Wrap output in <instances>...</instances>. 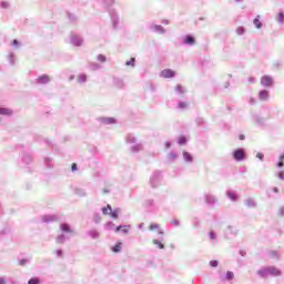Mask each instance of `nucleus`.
<instances>
[{"label": "nucleus", "mask_w": 284, "mask_h": 284, "mask_svg": "<svg viewBox=\"0 0 284 284\" xmlns=\"http://www.w3.org/2000/svg\"><path fill=\"white\" fill-rule=\"evenodd\" d=\"M277 21H280V23H283V21H284V14L283 13L277 14Z\"/></svg>", "instance_id": "28"}, {"label": "nucleus", "mask_w": 284, "mask_h": 284, "mask_svg": "<svg viewBox=\"0 0 284 284\" xmlns=\"http://www.w3.org/2000/svg\"><path fill=\"white\" fill-rule=\"evenodd\" d=\"M227 196H229V199H231V201H236V199H239L236 193H232V192L227 193Z\"/></svg>", "instance_id": "18"}, {"label": "nucleus", "mask_w": 284, "mask_h": 284, "mask_svg": "<svg viewBox=\"0 0 284 284\" xmlns=\"http://www.w3.org/2000/svg\"><path fill=\"white\" fill-rule=\"evenodd\" d=\"M261 16H257L254 20L253 23L255 26V28H257V30H261L263 28V23L261 22V20L258 19Z\"/></svg>", "instance_id": "9"}, {"label": "nucleus", "mask_w": 284, "mask_h": 284, "mask_svg": "<svg viewBox=\"0 0 284 284\" xmlns=\"http://www.w3.org/2000/svg\"><path fill=\"white\" fill-rule=\"evenodd\" d=\"M245 205H246V207H254V205H256V204L254 203V200L248 199V200L246 201Z\"/></svg>", "instance_id": "16"}, {"label": "nucleus", "mask_w": 284, "mask_h": 284, "mask_svg": "<svg viewBox=\"0 0 284 284\" xmlns=\"http://www.w3.org/2000/svg\"><path fill=\"white\" fill-rule=\"evenodd\" d=\"M88 81V75L85 74H80L78 77V83H85Z\"/></svg>", "instance_id": "12"}, {"label": "nucleus", "mask_w": 284, "mask_h": 284, "mask_svg": "<svg viewBox=\"0 0 284 284\" xmlns=\"http://www.w3.org/2000/svg\"><path fill=\"white\" fill-rule=\"evenodd\" d=\"M211 239H214V233H210Z\"/></svg>", "instance_id": "37"}, {"label": "nucleus", "mask_w": 284, "mask_h": 284, "mask_svg": "<svg viewBox=\"0 0 284 284\" xmlns=\"http://www.w3.org/2000/svg\"><path fill=\"white\" fill-rule=\"evenodd\" d=\"M240 141H245V135L244 134L240 135Z\"/></svg>", "instance_id": "34"}, {"label": "nucleus", "mask_w": 284, "mask_h": 284, "mask_svg": "<svg viewBox=\"0 0 284 284\" xmlns=\"http://www.w3.org/2000/svg\"><path fill=\"white\" fill-rule=\"evenodd\" d=\"M183 159H184V161H187L189 163H192V161H193L192 154H190L186 151L183 152Z\"/></svg>", "instance_id": "10"}, {"label": "nucleus", "mask_w": 284, "mask_h": 284, "mask_svg": "<svg viewBox=\"0 0 284 284\" xmlns=\"http://www.w3.org/2000/svg\"><path fill=\"white\" fill-rule=\"evenodd\" d=\"M0 114H2L3 116H12V110L0 106Z\"/></svg>", "instance_id": "6"}, {"label": "nucleus", "mask_w": 284, "mask_h": 284, "mask_svg": "<svg viewBox=\"0 0 284 284\" xmlns=\"http://www.w3.org/2000/svg\"><path fill=\"white\" fill-rule=\"evenodd\" d=\"M112 206L109 204L106 207L102 209V214L108 215L111 214Z\"/></svg>", "instance_id": "14"}, {"label": "nucleus", "mask_w": 284, "mask_h": 284, "mask_svg": "<svg viewBox=\"0 0 284 284\" xmlns=\"http://www.w3.org/2000/svg\"><path fill=\"white\" fill-rule=\"evenodd\" d=\"M0 284H6V280L0 278Z\"/></svg>", "instance_id": "35"}, {"label": "nucleus", "mask_w": 284, "mask_h": 284, "mask_svg": "<svg viewBox=\"0 0 284 284\" xmlns=\"http://www.w3.org/2000/svg\"><path fill=\"white\" fill-rule=\"evenodd\" d=\"M210 265H211V267H219V261L212 260V261L210 262Z\"/></svg>", "instance_id": "24"}, {"label": "nucleus", "mask_w": 284, "mask_h": 284, "mask_svg": "<svg viewBox=\"0 0 284 284\" xmlns=\"http://www.w3.org/2000/svg\"><path fill=\"white\" fill-rule=\"evenodd\" d=\"M60 230L64 233L72 234V227H70V224H60Z\"/></svg>", "instance_id": "4"}, {"label": "nucleus", "mask_w": 284, "mask_h": 284, "mask_svg": "<svg viewBox=\"0 0 284 284\" xmlns=\"http://www.w3.org/2000/svg\"><path fill=\"white\" fill-rule=\"evenodd\" d=\"M108 190H104V194H106Z\"/></svg>", "instance_id": "41"}, {"label": "nucleus", "mask_w": 284, "mask_h": 284, "mask_svg": "<svg viewBox=\"0 0 284 284\" xmlns=\"http://www.w3.org/2000/svg\"><path fill=\"white\" fill-rule=\"evenodd\" d=\"M63 254V252L58 251V256H61Z\"/></svg>", "instance_id": "36"}, {"label": "nucleus", "mask_w": 284, "mask_h": 284, "mask_svg": "<svg viewBox=\"0 0 284 284\" xmlns=\"http://www.w3.org/2000/svg\"><path fill=\"white\" fill-rule=\"evenodd\" d=\"M121 212V210L116 209L114 211L111 210L110 215L112 216V219H119V213Z\"/></svg>", "instance_id": "15"}, {"label": "nucleus", "mask_w": 284, "mask_h": 284, "mask_svg": "<svg viewBox=\"0 0 284 284\" xmlns=\"http://www.w3.org/2000/svg\"><path fill=\"white\" fill-rule=\"evenodd\" d=\"M149 230L152 232L154 230H159V224H150Z\"/></svg>", "instance_id": "26"}, {"label": "nucleus", "mask_w": 284, "mask_h": 284, "mask_svg": "<svg viewBox=\"0 0 284 284\" xmlns=\"http://www.w3.org/2000/svg\"><path fill=\"white\" fill-rule=\"evenodd\" d=\"M176 92H179L180 94H183V87L181 84L176 85Z\"/></svg>", "instance_id": "29"}, {"label": "nucleus", "mask_w": 284, "mask_h": 284, "mask_svg": "<svg viewBox=\"0 0 284 284\" xmlns=\"http://www.w3.org/2000/svg\"><path fill=\"white\" fill-rule=\"evenodd\" d=\"M175 72L172 71L171 69H164L161 72V77H163V79H172V77H174Z\"/></svg>", "instance_id": "3"}, {"label": "nucleus", "mask_w": 284, "mask_h": 284, "mask_svg": "<svg viewBox=\"0 0 284 284\" xmlns=\"http://www.w3.org/2000/svg\"><path fill=\"white\" fill-rule=\"evenodd\" d=\"M266 272H268V274H272L273 276H281V271L275 267H268Z\"/></svg>", "instance_id": "7"}, {"label": "nucleus", "mask_w": 284, "mask_h": 284, "mask_svg": "<svg viewBox=\"0 0 284 284\" xmlns=\"http://www.w3.org/2000/svg\"><path fill=\"white\" fill-rule=\"evenodd\" d=\"M280 179H283V173H280Z\"/></svg>", "instance_id": "39"}, {"label": "nucleus", "mask_w": 284, "mask_h": 284, "mask_svg": "<svg viewBox=\"0 0 284 284\" xmlns=\"http://www.w3.org/2000/svg\"><path fill=\"white\" fill-rule=\"evenodd\" d=\"M233 156L235 161H243V159H245V151L242 149L235 150Z\"/></svg>", "instance_id": "1"}, {"label": "nucleus", "mask_w": 284, "mask_h": 284, "mask_svg": "<svg viewBox=\"0 0 284 284\" xmlns=\"http://www.w3.org/2000/svg\"><path fill=\"white\" fill-rule=\"evenodd\" d=\"M256 158L260 159V161H263L264 155H263V153H257V154H256Z\"/></svg>", "instance_id": "31"}, {"label": "nucleus", "mask_w": 284, "mask_h": 284, "mask_svg": "<svg viewBox=\"0 0 284 284\" xmlns=\"http://www.w3.org/2000/svg\"><path fill=\"white\" fill-rule=\"evenodd\" d=\"M153 244L154 245H158V247L160 248V250H163L165 246L163 245V243H161L160 241H158V240H153Z\"/></svg>", "instance_id": "19"}, {"label": "nucleus", "mask_w": 284, "mask_h": 284, "mask_svg": "<svg viewBox=\"0 0 284 284\" xmlns=\"http://www.w3.org/2000/svg\"><path fill=\"white\" fill-rule=\"evenodd\" d=\"M274 192H278V189H277V187H275V189H274Z\"/></svg>", "instance_id": "40"}, {"label": "nucleus", "mask_w": 284, "mask_h": 284, "mask_svg": "<svg viewBox=\"0 0 284 284\" xmlns=\"http://www.w3.org/2000/svg\"><path fill=\"white\" fill-rule=\"evenodd\" d=\"M283 161H284V155H281L280 162L277 163V168H283V165H284Z\"/></svg>", "instance_id": "25"}, {"label": "nucleus", "mask_w": 284, "mask_h": 284, "mask_svg": "<svg viewBox=\"0 0 284 284\" xmlns=\"http://www.w3.org/2000/svg\"><path fill=\"white\" fill-rule=\"evenodd\" d=\"M179 108H187V102H180Z\"/></svg>", "instance_id": "30"}, {"label": "nucleus", "mask_w": 284, "mask_h": 284, "mask_svg": "<svg viewBox=\"0 0 284 284\" xmlns=\"http://www.w3.org/2000/svg\"><path fill=\"white\" fill-rule=\"evenodd\" d=\"M186 142H187V140L185 139V136H180L179 138V144L180 145H185Z\"/></svg>", "instance_id": "23"}, {"label": "nucleus", "mask_w": 284, "mask_h": 284, "mask_svg": "<svg viewBox=\"0 0 284 284\" xmlns=\"http://www.w3.org/2000/svg\"><path fill=\"white\" fill-rule=\"evenodd\" d=\"M38 83H42V84H44V83H50V78H49V75H41V77H39L38 78Z\"/></svg>", "instance_id": "8"}, {"label": "nucleus", "mask_w": 284, "mask_h": 284, "mask_svg": "<svg viewBox=\"0 0 284 284\" xmlns=\"http://www.w3.org/2000/svg\"><path fill=\"white\" fill-rule=\"evenodd\" d=\"M121 242H118L113 247H112V252H114L115 254L121 252Z\"/></svg>", "instance_id": "13"}, {"label": "nucleus", "mask_w": 284, "mask_h": 284, "mask_svg": "<svg viewBox=\"0 0 284 284\" xmlns=\"http://www.w3.org/2000/svg\"><path fill=\"white\" fill-rule=\"evenodd\" d=\"M261 83H262V85L267 88V87L272 85V83H274V81L272 80V78L270 75H263L261 79Z\"/></svg>", "instance_id": "2"}, {"label": "nucleus", "mask_w": 284, "mask_h": 284, "mask_svg": "<svg viewBox=\"0 0 284 284\" xmlns=\"http://www.w3.org/2000/svg\"><path fill=\"white\" fill-rule=\"evenodd\" d=\"M19 42L17 40L13 41V44L17 45Z\"/></svg>", "instance_id": "38"}, {"label": "nucleus", "mask_w": 284, "mask_h": 284, "mask_svg": "<svg viewBox=\"0 0 284 284\" xmlns=\"http://www.w3.org/2000/svg\"><path fill=\"white\" fill-rule=\"evenodd\" d=\"M98 61H100V63H105V61H106L105 55L99 54V55H98Z\"/></svg>", "instance_id": "22"}, {"label": "nucleus", "mask_w": 284, "mask_h": 284, "mask_svg": "<svg viewBox=\"0 0 284 284\" xmlns=\"http://www.w3.org/2000/svg\"><path fill=\"white\" fill-rule=\"evenodd\" d=\"M114 232H123V234H128V226H118L115 227Z\"/></svg>", "instance_id": "11"}, {"label": "nucleus", "mask_w": 284, "mask_h": 284, "mask_svg": "<svg viewBox=\"0 0 284 284\" xmlns=\"http://www.w3.org/2000/svg\"><path fill=\"white\" fill-rule=\"evenodd\" d=\"M184 43H186V45H194L196 43V40L192 36H186L184 39Z\"/></svg>", "instance_id": "5"}, {"label": "nucleus", "mask_w": 284, "mask_h": 284, "mask_svg": "<svg viewBox=\"0 0 284 284\" xmlns=\"http://www.w3.org/2000/svg\"><path fill=\"white\" fill-rule=\"evenodd\" d=\"M134 58H131L130 61H126L125 65H132V68H134Z\"/></svg>", "instance_id": "27"}, {"label": "nucleus", "mask_w": 284, "mask_h": 284, "mask_svg": "<svg viewBox=\"0 0 284 284\" xmlns=\"http://www.w3.org/2000/svg\"><path fill=\"white\" fill-rule=\"evenodd\" d=\"M260 99H262V101H265V99H267V91H261Z\"/></svg>", "instance_id": "20"}, {"label": "nucleus", "mask_w": 284, "mask_h": 284, "mask_svg": "<svg viewBox=\"0 0 284 284\" xmlns=\"http://www.w3.org/2000/svg\"><path fill=\"white\" fill-rule=\"evenodd\" d=\"M40 283H41V280H39L38 277H33L28 282V284H40Z\"/></svg>", "instance_id": "17"}, {"label": "nucleus", "mask_w": 284, "mask_h": 284, "mask_svg": "<svg viewBox=\"0 0 284 284\" xmlns=\"http://www.w3.org/2000/svg\"><path fill=\"white\" fill-rule=\"evenodd\" d=\"M243 32H245V30H244L243 28H239V29H237V33H239V34H243Z\"/></svg>", "instance_id": "33"}, {"label": "nucleus", "mask_w": 284, "mask_h": 284, "mask_svg": "<svg viewBox=\"0 0 284 284\" xmlns=\"http://www.w3.org/2000/svg\"><path fill=\"white\" fill-rule=\"evenodd\" d=\"M72 172H77V163H73L71 166Z\"/></svg>", "instance_id": "32"}, {"label": "nucleus", "mask_w": 284, "mask_h": 284, "mask_svg": "<svg viewBox=\"0 0 284 284\" xmlns=\"http://www.w3.org/2000/svg\"><path fill=\"white\" fill-rule=\"evenodd\" d=\"M232 278H234V273L232 271H229L226 273V281H232Z\"/></svg>", "instance_id": "21"}]
</instances>
